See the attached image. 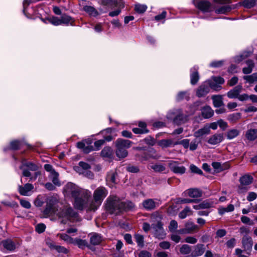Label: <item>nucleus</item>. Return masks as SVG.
<instances>
[{"instance_id":"f257e3e1","label":"nucleus","mask_w":257,"mask_h":257,"mask_svg":"<svg viewBox=\"0 0 257 257\" xmlns=\"http://www.w3.org/2000/svg\"><path fill=\"white\" fill-rule=\"evenodd\" d=\"M63 193L65 196L74 199V206L76 209L95 211L107 196L108 190L103 186H99L94 191L92 198L90 191L80 188L75 184L69 182L64 187Z\"/></svg>"},{"instance_id":"f03ea898","label":"nucleus","mask_w":257,"mask_h":257,"mask_svg":"<svg viewBox=\"0 0 257 257\" xmlns=\"http://www.w3.org/2000/svg\"><path fill=\"white\" fill-rule=\"evenodd\" d=\"M56 215L61 219V223L62 224H66L68 221L73 222L80 220L78 213L71 207L68 206L60 209L56 213Z\"/></svg>"},{"instance_id":"7ed1b4c3","label":"nucleus","mask_w":257,"mask_h":257,"mask_svg":"<svg viewBox=\"0 0 257 257\" xmlns=\"http://www.w3.org/2000/svg\"><path fill=\"white\" fill-rule=\"evenodd\" d=\"M121 201L115 195H110L105 201L106 210L110 214H118L121 212Z\"/></svg>"},{"instance_id":"20e7f679","label":"nucleus","mask_w":257,"mask_h":257,"mask_svg":"<svg viewBox=\"0 0 257 257\" xmlns=\"http://www.w3.org/2000/svg\"><path fill=\"white\" fill-rule=\"evenodd\" d=\"M133 142L128 140L118 139L115 141L116 155L119 158H124L128 154L126 149L130 148Z\"/></svg>"},{"instance_id":"39448f33","label":"nucleus","mask_w":257,"mask_h":257,"mask_svg":"<svg viewBox=\"0 0 257 257\" xmlns=\"http://www.w3.org/2000/svg\"><path fill=\"white\" fill-rule=\"evenodd\" d=\"M168 119L171 120L174 123L177 125L184 122L185 117L180 109L173 110L169 112L167 115Z\"/></svg>"},{"instance_id":"423d86ee","label":"nucleus","mask_w":257,"mask_h":257,"mask_svg":"<svg viewBox=\"0 0 257 257\" xmlns=\"http://www.w3.org/2000/svg\"><path fill=\"white\" fill-rule=\"evenodd\" d=\"M193 4L197 9L203 13H209L214 10L212 4L207 1L194 0Z\"/></svg>"},{"instance_id":"0eeeda50","label":"nucleus","mask_w":257,"mask_h":257,"mask_svg":"<svg viewBox=\"0 0 257 257\" xmlns=\"http://www.w3.org/2000/svg\"><path fill=\"white\" fill-rule=\"evenodd\" d=\"M209 89L218 91L222 88L221 85L224 83V80L221 77H212L210 79L206 81Z\"/></svg>"},{"instance_id":"6e6552de","label":"nucleus","mask_w":257,"mask_h":257,"mask_svg":"<svg viewBox=\"0 0 257 257\" xmlns=\"http://www.w3.org/2000/svg\"><path fill=\"white\" fill-rule=\"evenodd\" d=\"M153 233L156 237L161 239L165 238L166 233L163 227V224L160 221H157L156 223L152 224Z\"/></svg>"},{"instance_id":"1a4fd4ad","label":"nucleus","mask_w":257,"mask_h":257,"mask_svg":"<svg viewBox=\"0 0 257 257\" xmlns=\"http://www.w3.org/2000/svg\"><path fill=\"white\" fill-rule=\"evenodd\" d=\"M241 243L244 250L248 253L251 250L253 241L251 237L248 235H244L242 238Z\"/></svg>"},{"instance_id":"9d476101","label":"nucleus","mask_w":257,"mask_h":257,"mask_svg":"<svg viewBox=\"0 0 257 257\" xmlns=\"http://www.w3.org/2000/svg\"><path fill=\"white\" fill-rule=\"evenodd\" d=\"M91 143L90 141L79 142L77 143V147L82 150L84 153L88 154L94 150L93 146L90 145Z\"/></svg>"},{"instance_id":"9b49d317","label":"nucleus","mask_w":257,"mask_h":257,"mask_svg":"<svg viewBox=\"0 0 257 257\" xmlns=\"http://www.w3.org/2000/svg\"><path fill=\"white\" fill-rule=\"evenodd\" d=\"M142 205L146 210L150 211L154 210L159 205V203L153 199H147L143 201Z\"/></svg>"},{"instance_id":"f8f14e48","label":"nucleus","mask_w":257,"mask_h":257,"mask_svg":"<svg viewBox=\"0 0 257 257\" xmlns=\"http://www.w3.org/2000/svg\"><path fill=\"white\" fill-rule=\"evenodd\" d=\"M199 229L198 225L191 221H188L185 224V228L181 230L184 233H192Z\"/></svg>"},{"instance_id":"ddd939ff","label":"nucleus","mask_w":257,"mask_h":257,"mask_svg":"<svg viewBox=\"0 0 257 257\" xmlns=\"http://www.w3.org/2000/svg\"><path fill=\"white\" fill-rule=\"evenodd\" d=\"M34 189V186L30 183H26L24 186H18V191L23 196L30 195V192Z\"/></svg>"},{"instance_id":"4468645a","label":"nucleus","mask_w":257,"mask_h":257,"mask_svg":"<svg viewBox=\"0 0 257 257\" xmlns=\"http://www.w3.org/2000/svg\"><path fill=\"white\" fill-rule=\"evenodd\" d=\"M209 91V87L205 82L198 87L196 91V94L198 97H203L207 95Z\"/></svg>"},{"instance_id":"2eb2a0df","label":"nucleus","mask_w":257,"mask_h":257,"mask_svg":"<svg viewBox=\"0 0 257 257\" xmlns=\"http://www.w3.org/2000/svg\"><path fill=\"white\" fill-rule=\"evenodd\" d=\"M101 4L104 6L115 7L118 8L124 7V4L122 0H101Z\"/></svg>"},{"instance_id":"dca6fc26","label":"nucleus","mask_w":257,"mask_h":257,"mask_svg":"<svg viewBox=\"0 0 257 257\" xmlns=\"http://www.w3.org/2000/svg\"><path fill=\"white\" fill-rule=\"evenodd\" d=\"M169 167L174 173L183 174L185 172L186 168L184 166H179L176 162H171L169 163Z\"/></svg>"},{"instance_id":"f3484780","label":"nucleus","mask_w":257,"mask_h":257,"mask_svg":"<svg viewBox=\"0 0 257 257\" xmlns=\"http://www.w3.org/2000/svg\"><path fill=\"white\" fill-rule=\"evenodd\" d=\"M242 89V87L241 85H238L235 86L227 92V97L231 99L238 98L239 94L241 92Z\"/></svg>"},{"instance_id":"a211bd4d","label":"nucleus","mask_w":257,"mask_h":257,"mask_svg":"<svg viewBox=\"0 0 257 257\" xmlns=\"http://www.w3.org/2000/svg\"><path fill=\"white\" fill-rule=\"evenodd\" d=\"M205 251L204 245L202 244H197L194 247V250L191 252L192 257H197L202 255Z\"/></svg>"},{"instance_id":"6ab92c4d","label":"nucleus","mask_w":257,"mask_h":257,"mask_svg":"<svg viewBox=\"0 0 257 257\" xmlns=\"http://www.w3.org/2000/svg\"><path fill=\"white\" fill-rule=\"evenodd\" d=\"M198 69V67L197 66H195L191 69L190 82L192 85L196 84L199 79Z\"/></svg>"},{"instance_id":"aec40b11","label":"nucleus","mask_w":257,"mask_h":257,"mask_svg":"<svg viewBox=\"0 0 257 257\" xmlns=\"http://www.w3.org/2000/svg\"><path fill=\"white\" fill-rule=\"evenodd\" d=\"M212 166L217 172H220L230 168V165L228 162L223 164L219 162H213Z\"/></svg>"},{"instance_id":"412c9836","label":"nucleus","mask_w":257,"mask_h":257,"mask_svg":"<svg viewBox=\"0 0 257 257\" xmlns=\"http://www.w3.org/2000/svg\"><path fill=\"white\" fill-rule=\"evenodd\" d=\"M184 194L185 196L192 198H197L201 196L202 191L197 188H190L186 190Z\"/></svg>"},{"instance_id":"4be33fe9","label":"nucleus","mask_w":257,"mask_h":257,"mask_svg":"<svg viewBox=\"0 0 257 257\" xmlns=\"http://www.w3.org/2000/svg\"><path fill=\"white\" fill-rule=\"evenodd\" d=\"M55 206L53 202L49 201L47 203L46 207L43 211L44 214L47 215H51L56 214L57 212L55 210Z\"/></svg>"},{"instance_id":"5701e85b","label":"nucleus","mask_w":257,"mask_h":257,"mask_svg":"<svg viewBox=\"0 0 257 257\" xmlns=\"http://www.w3.org/2000/svg\"><path fill=\"white\" fill-rule=\"evenodd\" d=\"M78 164L79 166L75 167L74 170L79 174H84V171L86 172L91 167L89 164L83 161H80Z\"/></svg>"},{"instance_id":"b1692460","label":"nucleus","mask_w":257,"mask_h":257,"mask_svg":"<svg viewBox=\"0 0 257 257\" xmlns=\"http://www.w3.org/2000/svg\"><path fill=\"white\" fill-rule=\"evenodd\" d=\"M223 140V135L221 134H216L211 136L208 141V143L211 145H216L221 142Z\"/></svg>"},{"instance_id":"393cba45","label":"nucleus","mask_w":257,"mask_h":257,"mask_svg":"<svg viewBox=\"0 0 257 257\" xmlns=\"http://www.w3.org/2000/svg\"><path fill=\"white\" fill-rule=\"evenodd\" d=\"M4 249L9 251H13L16 248V244L11 239L4 240L1 242Z\"/></svg>"},{"instance_id":"a878e982","label":"nucleus","mask_w":257,"mask_h":257,"mask_svg":"<svg viewBox=\"0 0 257 257\" xmlns=\"http://www.w3.org/2000/svg\"><path fill=\"white\" fill-rule=\"evenodd\" d=\"M121 212L123 211H131L135 209V204L130 201H121Z\"/></svg>"},{"instance_id":"bb28decb","label":"nucleus","mask_w":257,"mask_h":257,"mask_svg":"<svg viewBox=\"0 0 257 257\" xmlns=\"http://www.w3.org/2000/svg\"><path fill=\"white\" fill-rule=\"evenodd\" d=\"M203 117L205 118H209L212 117L214 114V111L210 106L206 105L201 109Z\"/></svg>"},{"instance_id":"cd10ccee","label":"nucleus","mask_w":257,"mask_h":257,"mask_svg":"<svg viewBox=\"0 0 257 257\" xmlns=\"http://www.w3.org/2000/svg\"><path fill=\"white\" fill-rule=\"evenodd\" d=\"M245 136L248 141H254L257 139V129L250 128L246 132Z\"/></svg>"},{"instance_id":"c85d7f7f","label":"nucleus","mask_w":257,"mask_h":257,"mask_svg":"<svg viewBox=\"0 0 257 257\" xmlns=\"http://www.w3.org/2000/svg\"><path fill=\"white\" fill-rule=\"evenodd\" d=\"M253 181L252 177L249 174H245L241 176L239 179V182L242 185H248Z\"/></svg>"},{"instance_id":"c756f323","label":"nucleus","mask_w":257,"mask_h":257,"mask_svg":"<svg viewBox=\"0 0 257 257\" xmlns=\"http://www.w3.org/2000/svg\"><path fill=\"white\" fill-rule=\"evenodd\" d=\"M83 10L90 16L96 17L99 15L98 11L92 6H85L83 8Z\"/></svg>"},{"instance_id":"7c9ffc66","label":"nucleus","mask_w":257,"mask_h":257,"mask_svg":"<svg viewBox=\"0 0 257 257\" xmlns=\"http://www.w3.org/2000/svg\"><path fill=\"white\" fill-rule=\"evenodd\" d=\"M245 63L247 66L243 68L242 72L245 74H248L252 72V69L254 67V63L251 60H246Z\"/></svg>"},{"instance_id":"2f4dec72","label":"nucleus","mask_w":257,"mask_h":257,"mask_svg":"<svg viewBox=\"0 0 257 257\" xmlns=\"http://www.w3.org/2000/svg\"><path fill=\"white\" fill-rule=\"evenodd\" d=\"M159 145L163 148L174 147L177 145L176 142H174L172 139L162 140L159 141Z\"/></svg>"},{"instance_id":"473e14b6","label":"nucleus","mask_w":257,"mask_h":257,"mask_svg":"<svg viewBox=\"0 0 257 257\" xmlns=\"http://www.w3.org/2000/svg\"><path fill=\"white\" fill-rule=\"evenodd\" d=\"M25 167L28 168L30 170L35 171L38 169V167L33 163L26 162L23 161L22 165L20 167V169H23Z\"/></svg>"},{"instance_id":"72a5a7b5","label":"nucleus","mask_w":257,"mask_h":257,"mask_svg":"<svg viewBox=\"0 0 257 257\" xmlns=\"http://www.w3.org/2000/svg\"><path fill=\"white\" fill-rule=\"evenodd\" d=\"M213 104L214 107H219L223 105L222 97L221 95H213L212 96Z\"/></svg>"},{"instance_id":"f704fd0d","label":"nucleus","mask_w":257,"mask_h":257,"mask_svg":"<svg viewBox=\"0 0 257 257\" xmlns=\"http://www.w3.org/2000/svg\"><path fill=\"white\" fill-rule=\"evenodd\" d=\"M61 25L64 24L68 25L69 24L72 25L74 20L72 17L67 15H63L60 18Z\"/></svg>"},{"instance_id":"c9c22d12","label":"nucleus","mask_w":257,"mask_h":257,"mask_svg":"<svg viewBox=\"0 0 257 257\" xmlns=\"http://www.w3.org/2000/svg\"><path fill=\"white\" fill-rule=\"evenodd\" d=\"M176 99L177 101L184 99L188 101L190 99V93L188 91H180L177 94Z\"/></svg>"},{"instance_id":"e433bc0d","label":"nucleus","mask_w":257,"mask_h":257,"mask_svg":"<svg viewBox=\"0 0 257 257\" xmlns=\"http://www.w3.org/2000/svg\"><path fill=\"white\" fill-rule=\"evenodd\" d=\"M101 241L102 237L96 233H93L90 238V243L94 245L99 244Z\"/></svg>"},{"instance_id":"4c0bfd02","label":"nucleus","mask_w":257,"mask_h":257,"mask_svg":"<svg viewBox=\"0 0 257 257\" xmlns=\"http://www.w3.org/2000/svg\"><path fill=\"white\" fill-rule=\"evenodd\" d=\"M210 132V129L207 125H205L203 127L198 130L194 133V136L199 138L204 135L208 134Z\"/></svg>"},{"instance_id":"58836bf2","label":"nucleus","mask_w":257,"mask_h":257,"mask_svg":"<svg viewBox=\"0 0 257 257\" xmlns=\"http://www.w3.org/2000/svg\"><path fill=\"white\" fill-rule=\"evenodd\" d=\"M240 132L237 129H231L229 130L226 134L227 138L231 140L239 135Z\"/></svg>"},{"instance_id":"ea45409f","label":"nucleus","mask_w":257,"mask_h":257,"mask_svg":"<svg viewBox=\"0 0 257 257\" xmlns=\"http://www.w3.org/2000/svg\"><path fill=\"white\" fill-rule=\"evenodd\" d=\"M72 244L77 245L79 248H83L88 245L87 242L85 240L80 238H75L73 240Z\"/></svg>"},{"instance_id":"a19ab883","label":"nucleus","mask_w":257,"mask_h":257,"mask_svg":"<svg viewBox=\"0 0 257 257\" xmlns=\"http://www.w3.org/2000/svg\"><path fill=\"white\" fill-rule=\"evenodd\" d=\"M231 7L229 6H224L215 10L217 14H225L231 11Z\"/></svg>"},{"instance_id":"79ce46f5","label":"nucleus","mask_w":257,"mask_h":257,"mask_svg":"<svg viewBox=\"0 0 257 257\" xmlns=\"http://www.w3.org/2000/svg\"><path fill=\"white\" fill-rule=\"evenodd\" d=\"M112 154V150L110 147H104L101 152V155L103 157L110 158Z\"/></svg>"},{"instance_id":"37998d69","label":"nucleus","mask_w":257,"mask_h":257,"mask_svg":"<svg viewBox=\"0 0 257 257\" xmlns=\"http://www.w3.org/2000/svg\"><path fill=\"white\" fill-rule=\"evenodd\" d=\"M243 78L249 83L257 82V72L250 75L244 76Z\"/></svg>"},{"instance_id":"c03bdc74","label":"nucleus","mask_w":257,"mask_h":257,"mask_svg":"<svg viewBox=\"0 0 257 257\" xmlns=\"http://www.w3.org/2000/svg\"><path fill=\"white\" fill-rule=\"evenodd\" d=\"M59 174L56 171H53V173L50 174V177L52 180L53 183L57 186L60 185V183L58 179Z\"/></svg>"},{"instance_id":"a18cd8bd","label":"nucleus","mask_w":257,"mask_h":257,"mask_svg":"<svg viewBox=\"0 0 257 257\" xmlns=\"http://www.w3.org/2000/svg\"><path fill=\"white\" fill-rule=\"evenodd\" d=\"M116 174L114 172H109L106 177V180L107 182H111L112 183H116Z\"/></svg>"},{"instance_id":"49530a36","label":"nucleus","mask_w":257,"mask_h":257,"mask_svg":"<svg viewBox=\"0 0 257 257\" xmlns=\"http://www.w3.org/2000/svg\"><path fill=\"white\" fill-rule=\"evenodd\" d=\"M256 1L257 0H244L242 3V5L245 8L250 9L255 5Z\"/></svg>"},{"instance_id":"de8ad7c7","label":"nucleus","mask_w":257,"mask_h":257,"mask_svg":"<svg viewBox=\"0 0 257 257\" xmlns=\"http://www.w3.org/2000/svg\"><path fill=\"white\" fill-rule=\"evenodd\" d=\"M151 169H152L155 172H163L166 170V167L163 165L160 164H156L151 166Z\"/></svg>"},{"instance_id":"09e8293b","label":"nucleus","mask_w":257,"mask_h":257,"mask_svg":"<svg viewBox=\"0 0 257 257\" xmlns=\"http://www.w3.org/2000/svg\"><path fill=\"white\" fill-rule=\"evenodd\" d=\"M191 210L189 207H186L179 214V217L181 219H184L187 216L191 214Z\"/></svg>"},{"instance_id":"8fccbe9b","label":"nucleus","mask_w":257,"mask_h":257,"mask_svg":"<svg viewBox=\"0 0 257 257\" xmlns=\"http://www.w3.org/2000/svg\"><path fill=\"white\" fill-rule=\"evenodd\" d=\"M47 20L49 23L54 26L61 25L60 18L58 17L54 16L47 17Z\"/></svg>"},{"instance_id":"3c124183","label":"nucleus","mask_w":257,"mask_h":257,"mask_svg":"<svg viewBox=\"0 0 257 257\" xmlns=\"http://www.w3.org/2000/svg\"><path fill=\"white\" fill-rule=\"evenodd\" d=\"M58 236H59L62 240H63L68 243L72 244L73 242L74 239L66 233L58 234Z\"/></svg>"},{"instance_id":"603ef678","label":"nucleus","mask_w":257,"mask_h":257,"mask_svg":"<svg viewBox=\"0 0 257 257\" xmlns=\"http://www.w3.org/2000/svg\"><path fill=\"white\" fill-rule=\"evenodd\" d=\"M241 117L240 113L237 112L230 114L228 116V120L230 122H234L239 119Z\"/></svg>"},{"instance_id":"864d4df0","label":"nucleus","mask_w":257,"mask_h":257,"mask_svg":"<svg viewBox=\"0 0 257 257\" xmlns=\"http://www.w3.org/2000/svg\"><path fill=\"white\" fill-rule=\"evenodd\" d=\"M191 247L187 244L182 245L180 248V252L183 254H188L191 252Z\"/></svg>"},{"instance_id":"5fc2aeb1","label":"nucleus","mask_w":257,"mask_h":257,"mask_svg":"<svg viewBox=\"0 0 257 257\" xmlns=\"http://www.w3.org/2000/svg\"><path fill=\"white\" fill-rule=\"evenodd\" d=\"M147 7L145 5H141L139 4L135 5V11L138 13H144L147 10Z\"/></svg>"},{"instance_id":"6e6d98bb","label":"nucleus","mask_w":257,"mask_h":257,"mask_svg":"<svg viewBox=\"0 0 257 257\" xmlns=\"http://www.w3.org/2000/svg\"><path fill=\"white\" fill-rule=\"evenodd\" d=\"M135 239L138 246L141 247L144 246V237L143 235L137 234L135 235Z\"/></svg>"},{"instance_id":"4d7b16f0","label":"nucleus","mask_w":257,"mask_h":257,"mask_svg":"<svg viewBox=\"0 0 257 257\" xmlns=\"http://www.w3.org/2000/svg\"><path fill=\"white\" fill-rule=\"evenodd\" d=\"M190 169L192 173H196L199 175L203 174V172L202 170L193 164L190 165Z\"/></svg>"},{"instance_id":"13d9d810","label":"nucleus","mask_w":257,"mask_h":257,"mask_svg":"<svg viewBox=\"0 0 257 257\" xmlns=\"http://www.w3.org/2000/svg\"><path fill=\"white\" fill-rule=\"evenodd\" d=\"M190 144V141L188 139H184L180 141H176V144L182 145L184 148L187 149L189 147Z\"/></svg>"},{"instance_id":"bf43d9fd","label":"nucleus","mask_w":257,"mask_h":257,"mask_svg":"<svg viewBox=\"0 0 257 257\" xmlns=\"http://www.w3.org/2000/svg\"><path fill=\"white\" fill-rule=\"evenodd\" d=\"M178 228V223L175 220H172L170 221V225L169 226V230L171 231L174 232Z\"/></svg>"},{"instance_id":"052dcab7","label":"nucleus","mask_w":257,"mask_h":257,"mask_svg":"<svg viewBox=\"0 0 257 257\" xmlns=\"http://www.w3.org/2000/svg\"><path fill=\"white\" fill-rule=\"evenodd\" d=\"M21 143L18 141H14L11 142L10 148L14 150H18L20 148Z\"/></svg>"},{"instance_id":"680f3d73","label":"nucleus","mask_w":257,"mask_h":257,"mask_svg":"<svg viewBox=\"0 0 257 257\" xmlns=\"http://www.w3.org/2000/svg\"><path fill=\"white\" fill-rule=\"evenodd\" d=\"M133 132L136 134H147L149 132L147 128H134Z\"/></svg>"},{"instance_id":"e2e57ef3","label":"nucleus","mask_w":257,"mask_h":257,"mask_svg":"<svg viewBox=\"0 0 257 257\" xmlns=\"http://www.w3.org/2000/svg\"><path fill=\"white\" fill-rule=\"evenodd\" d=\"M45 228H46V226L43 223L38 224L36 226V230L37 232H38L39 233L43 232L45 231Z\"/></svg>"},{"instance_id":"0e129e2a","label":"nucleus","mask_w":257,"mask_h":257,"mask_svg":"<svg viewBox=\"0 0 257 257\" xmlns=\"http://www.w3.org/2000/svg\"><path fill=\"white\" fill-rule=\"evenodd\" d=\"M55 247V250H57L58 252L60 253H63L65 254H67L68 252V250L64 247V246H62L60 245H57V246Z\"/></svg>"},{"instance_id":"69168bd1","label":"nucleus","mask_w":257,"mask_h":257,"mask_svg":"<svg viewBox=\"0 0 257 257\" xmlns=\"http://www.w3.org/2000/svg\"><path fill=\"white\" fill-rule=\"evenodd\" d=\"M257 198V194L254 192H250L247 196V200L248 201H252L256 199Z\"/></svg>"},{"instance_id":"338daca9","label":"nucleus","mask_w":257,"mask_h":257,"mask_svg":"<svg viewBox=\"0 0 257 257\" xmlns=\"http://www.w3.org/2000/svg\"><path fill=\"white\" fill-rule=\"evenodd\" d=\"M170 242L166 241H162L159 243L160 247L163 249H169L170 247Z\"/></svg>"},{"instance_id":"774afa93","label":"nucleus","mask_w":257,"mask_h":257,"mask_svg":"<svg viewBox=\"0 0 257 257\" xmlns=\"http://www.w3.org/2000/svg\"><path fill=\"white\" fill-rule=\"evenodd\" d=\"M151 253L147 250H142L138 253V257H151Z\"/></svg>"}]
</instances>
